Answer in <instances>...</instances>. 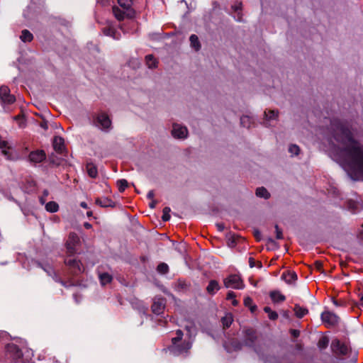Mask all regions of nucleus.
Here are the masks:
<instances>
[{
  "label": "nucleus",
  "instance_id": "obj_33",
  "mask_svg": "<svg viewBox=\"0 0 363 363\" xmlns=\"http://www.w3.org/2000/svg\"><path fill=\"white\" fill-rule=\"evenodd\" d=\"M145 61L149 68H154L157 66V60L152 55H148L145 57Z\"/></svg>",
  "mask_w": 363,
  "mask_h": 363
},
{
  "label": "nucleus",
  "instance_id": "obj_42",
  "mask_svg": "<svg viewBox=\"0 0 363 363\" xmlns=\"http://www.w3.org/2000/svg\"><path fill=\"white\" fill-rule=\"evenodd\" d=\"M28 184L29 186V187L27 189L28 192L33 191L35 189L36 184H35V181H33V179H30V181H28Z\"/></svg>",
  "mask_w": 363,
  "mask_h": 363
},
{
  "label": "nucleus",
  "instance_id": "obj_34",
  "mask_svg": "<svg viewBox=\"0 0 363 363\" xmlns=\"http://www.w3.org/2000/svg\"><path fill=\"white\" fill-rule=\"evenodd\" d=\"M264 311L268 314V317L270 320H275L278 318V314L276 311H274L269 306L264 308Z\"/></svg>",
  "mask_w": 363,
  "mask_h": 363
},
{
  "label": "nucleus",
  "instance_id": "obj_26",
  "mask_svg": "<svg viewBox=\"0 0 363 363\" xmlns=\"http://www.w3.org/2000/svg\"><path fill=\"white\" fill-rule=\"evenodd\" d=\"M86 171L89 176L91 178H96L98 175L97 168L93 163H87Z\"/></svg>",
  "mask_w": 363,
  "mask_h": 363
},
{
  "label": "nucleus",
  "instance_id": "obj_52",
  "mask_svg": "<svg viewBox=\"0 0 363 363\" xmlns=\"http://www.w3.org/2000/svg\"><path fill=\"white\" fill-rule=\"evenodd\" d=\"M232 304L233 306H237L238 304V301L235 298H234V299L232 300Z\"/></svg>",
  "mask_w": 363,
  "mask_h": 363
},
{
  "label": "nucleus",
  "instance_id": "obj_35",
  "mask_svg": "<svg viewBox=\"0 0 363 363\" xmlns=\"http://www.w3.org/2000/svg\"><path fill=\"white\" fill-rule=\"evenodd\" d=\"M329 344V339L327 337H322L318 342V347L320 350L325 349Z\"/></svg>",
  "mask_w": 363,
  "mask_h": 363
},
{
  "label": "nucleus",
  "instance_id": "obj_38",
  "mask_svg": "<svg viewBox=\"0 0 363 363\" xmlns=\"http://www.w3.org/2000/svg\"><path fill=\"white\" fill-rule=\"evenodd\" d=\"M171 209L169 207H164L162 211V219L163 221H168L170 219L169 213Z\"/></svg>",
  "mask_w": 363,
  "mask_h": 363
},
{
  "label": "nucleus",
  "instance_id": "obj_5",
  "mask_svg": "<svg viewBox=\"0 0 363 363\" xmlns=\"http://www.w3.org/2000/svg\"><path fill=\"white\" fill-rule=\"evenodd\" d=\"M80 243L79 237L74 233H70L66 242L67 254L69 256L75 255Z\"/></svg>",
  "mask_w": 363,
  "mask_h": 363
},
{
  "label": "nucleus",
  "instance_id": "obj_23",
  "mask_svg": "<svg viewBox=\"0 0 363 363\" xmlns=\"http://www.w3.org/2000/svg\"><path fill=\"white\" fill-rule=\"evenodd\" d=\"M282 278L287 284H291L297 279V275L294 272H288L282 274Z\"/></svg>",
  "mask_w": 363,
  "mask_h": 363
},
{
  "label": "nucleus",
  "instance_id": "obj_58",
  "mask_svg": "<svg viewBox=\"0 0 363 363\" xmlns=\"http://www.w3.org/2000/svg\"><path fill=\"white\" fill-rule=\"evenodd\" d=\"M74 298H75L76 301L78 302V301L77 300V298H76V295H74Z\"/></svg>",
  "mask_w": 363,
  "mask_h": 363
},
{
  "label": "nucleus",
  "instance_id": "obj_12",
  "mask_svg": "<svg viewBox=\"0 0 363 363\" xmlns=\"http://www.w3.org/2000/svg\"><path fill=\"white\" fill-rule=\"evenodd\" d=\"M321 319L328 327L334 326L339 321V318L335 313L330 311L323 312L321 313Z\"/></svg>",
  "mask_w": 363,
  "mask_h": 363
},
{
  "label": "nucleus",
  "instance_id": "obj_24",
  "mask_svg": "<svg viewBox=\"0 0 363 363\" xmlns=\"http://www.w3.org/2000/svg\"><path fill=\"white\" fill-rule=\"evenodd\" d=\"M295 315L297 318H301L308 313V310L306 308L301 307L298 304H296L294 308Z\"/></svg>",
  "mask_w": 363,
  "mask_h": 363
},
{
  "label": "nucleus",
  "instance_id": "obj_10",
  "mask_svg": "<svg viewBox=\"0 0 363 363\" xmlns=\"http://www.w3.org/2000/svg\"><path fill=\"white\" fill-rule=\"evenodd\" d=\"M65 263L74 275H78L82 273L84 270L82 263L75 259L67 258L65 260Z\"/></svg>",
  "mask_w": 363,
  "mask_h": 363
},
{
  "label": "nucleus",
  "instance_id": "obj_57",
  "mask_svg": "<svg viewBox=\"0 0 363 363\" xmlns=\"http://www.w3.org/2000/svg\"><path fill=\"white\" fill-rule=\"evenodd\" d=\"M147 308H143V311L142 312H143V313L144 315H145V314H146V311H147Z\"/></svg>",
  "mask_w": 363,
  "mask_h": 363
},
{
  "label": "nucleus",
  "instance_id": "obj_32",
  "mask_svg": "<svg viewBox=\"0 0 363 363\" xmlns=\"http://www.w3.org/2000/svg\"><path fill=\"white\" fill-rule=\"evenodd\" d=\"M191 45L195 50H199L201 48V45L198 37L196 35H191L189 38Z\"/></svg>",
  "mask_w": 363,
  "mask_h": 363
},
{
  "label": "nucleus",
  "instance_id": "obj_17",
  "mask_svg": "<svg viewBox=\"0 0 363 363\" xmlns=\"http://www.w3.org/2000/svg\"><path fill=\"white\" fill-rule=\"evenodd\" d=\"M38 266L41 267L49 276L50 277H52L53 279L56 281H59L60 280H58L57 276H56V274L52 268V266H50V264H43L41 263H39L38 262L37 263Z\"/></svg>",
  "mask_w": 363,
  "mask_h": 363
},
{
  "label": "nucleus",
  "instance_id": "obj_15",
  "mask_svg": "<svg viewBox=\"0 0 363 363\" xmlns=\"http://www.w3.org/2000/svg\"><path fill=\"white\" fill-rule=\"evenodd\" d=\"M29 161L33 163H39L45 159V153L43 150H36L29 154Z\"/></svg>",
  "mask_w": 363,
  "mask_h": 363
},
{
  "label": "nucleus",
  "instance_id": "obj_9",
  "mask_svg": "<svg viewBox=\"0 0 363 363\" xmlns=\"http://www.w3.org/2000/svg\"><path fill=\"white\" fill-rule=\"evenodd\" d=\"M331 349L335 353L341 355H346L350 351V347L347 343L342 342L337 339L332 341Z\"/></svg>",
  "mask_w": 363,
  "mask_h": 363
},
{
  "label": "nucleus",
  "instance_id": "obj_18",
  "mask_svg": "<svg viewBox=\"0 0 363 363\" xmlns=\"http://www.w3.org/2000/svg\"><path fill=\"white\" fill-rule=\"evenodd\" d=\"M96 203L97 205L100 206L101 207H104V208L113 207L115 206L114 202L111 199H110L107 197L97 199L96 200Z\"/></svg>",
  "mask_w": 363,
  "mask_h": 363
},
{
  "label": "nucleus",
  "instance_id": "obj_54",
  "mask_svg": "<svg viewBox=\"0 0 363 363\" xmlns=\"http://www.w3.org/2000/svg\"><path fill=\"white\" fill-rule=\"evenodd\" d=\"M92 215H93L92 211H87V213H86V216H87L88 217H91Z\"/></svg>",
  "mask_w": 363,
  "mask_h": 363
},
{
  "label": "nucleus",
  "instance_id": "obj_4",
  "mask_svg": "<svg viewBox=\"0 0 363 363\" xmlns=\"http://www.w3.org/2000/svg\"><path fill=\"white\" fill-rule=\"evenodd\" d=\"M133 1V0H117L121 8L114 6L112 10L113 15L118 20L121 21L125 18H132L133 16L134 12L131 9Z\"/></svg>",
  "mask_w": 363,
  "mask_h": 363
},
{
  "label": "nucleus",
  "instance_id": "obj_8",
  "mask_svg": "<svg viewBox=\"0 0 363 363\" xmlns=\"http://www.w3.org/2000/svg\"><path fill=\"white\" fill-rule=\"evenodd\" d=\"M224 285L226 288L242 289L244 284L240 277L237 274H231L224 279Z\"/></svg>",
  "mask_w": 363,
  "mask_h": 363
},
{
  "label": "nucleus",
  "instance_id": "obj_36",
  "mask_svg": "<svg viewBox=\"0 0 363 363\" xmlns=\"http://www.w3.org/2000/svg\"><path fill=\"white\" fill-rule=\"evenodd\" d=\"M252 123V118L248 116H243L240 118V123L243 127L249 128Z\"/></svg>",
  "mask_w": 363,
  "mask_h": 363
},
{
  "label": "nucleus",
  "instance_id": "obj_51",
  "mask_svg": "<svg viewBox=\"0 0 363 363\" xmlns=\"http://www.w3.org/2000/svg\"><path fill=\"white\" fill-rule=\"evenodd\" d=\"M48 194H49V191L47 189L43 191V197L48 196Z\"/></svg>",
  "mask_w": 363,
  "mask_h": 363
},
{
  "label": "nucleus",
  "instance_id": "obj_29",
  "mask_svg": "<svg viewBox=\"0 0 363 363\" xmlns=\"http://www.w3.org/2000/svg\"><path fill=\"white\" fill-rule=\"evenodd\" d=\"M20 38L23 42L27 43V42H30L33 40V34L29 30H22Z\"/></svg>",
  "mask_w": 363,
  "mask_h": 363
},
{
  "label": "nucleus",
  "instance_id": "obj_55",
  "mask_svg": "<svg viewBox=\"0 0 363 363\" xmlns=\"http://www.w3.org/2000/svg\"><path fill=\"white\" fill-rule=\"evenodd\" d=\"M360 305L363 306V296H362L360 298Z\"/></svg>",
  "mask_w": 363,
  "mask_h": 363
},
{
  "label": "nucleus",
  "instance_id": "obj_37",
  "mask_svg": "<svg viewBox=\"0 0 363 363\" xmlns=\"http://www.w3.org/2000/svg\"><path fill=\"white\" fill-rule=\"evenodd\" d=\"M117 186L120 192H123L128 187V182L125 179H120L117 182Z\"/></svg>",
  "mask_w": 363,
  "mask_h": 363
},
{
  "label": "nucleus",
  "instance_id": "obj_41",
  "mask_svg": "<svg viewBox=\"0 0 363 363\" xmlns=\"http://www.w3.org/2000/svg\"><path fill=\"white\" fill-rule=\"evenodd\" d=\"M299 151H300V148H299V147L298 145H291L289 146V152L292 155H298Z\"/></svg>",
  "mask_w": 363,
  "mask_h": 363
},
{
  "label": "nucleus",
  "instance_id": "obj_13",
  "mask_svg": "<svg viewBox=\"0 0 363 363\" xmlns=\"http://www.w3.org/2000/svg\"><path fill=\"white\" fill-rule=\"evenodd\" d=\"M172 134L174 138L184 139L186 138L188 130L185 126H182L179 124H174L172 130Z\"/></svg>",
  "mask_w": 363,
  "mask_h": 363
},
{
  "label": "nucleus",
  "instance_id": "obj_49",
  "mask_svg": "<svg viewBox=\"0 0 363 363\" xmlns=\"http://www.w3.org/2000/svg\"><path fill=\"white\" fill-rule=\"evenodd\" d=\"M0 336H2L4 338H7L9 336V334L6 332H1L0 333Z\"/></svg>",
  "mask_w": 363,
  "mask_h": 363
},
{
  "label": "nucleus",
  "instance_id": "obj_2",
  "mask_svg": "<svg viewBox=\"0 0 363 363\" xmlns=\"http://www.w3.org/2000/svg\"><path fill=\"white\" fill-rule=\"evenodd\" d=\"M185 328L189 336L188 340H184L182 343H179L183 337V333L181 330H177V336L172 339V345L169 347V350L174 356L186 355L192 347V337L196 334V328L194 324L191 323L186 325Z\"/></svg>",
  "mask_w": 363,
  "mask_h": 363
},
{
  "label": "nucleus",
  "instance_id": "obj_60",
  "mask_svg": "<svg viewBox=\"0 0 363 363\" xmlns=\"http://www.w3.org/2000/svg\"><path fill=\"white\" fill-rule=\"evenodd\" d=\"M354 363H357V357L354 359Z\"/></svg>",
  "mask_w": 363,
  "mask_h": 363
},
{
  "label": "nucleus",
  "instance_id": "obj_40",
  "mask_svg": "<svg viewBox=\"0 0 363 363\" xmlns=\"http://www.w3.org/2000/svg\"><path fill=\"white\" fill-rule=\"evenodd\" d=\"M244 304L245 306L250 307L251 311H254L256 308L255 306H252V299L250 297H246L244 299Z\"/></svg>",
  "mask_w": 363,
  "mask_h": 363
},
{
  "label": "nucleus",
  "instance_id": "obj_30",
  "mask_svg": "<svg viewBox=\"0 0 363 363\" xmlns=\"http://www.w3.org/2000/svg\"><path fill=\"white\" fill-rule=\"evenodd\" d=\"M256 196L267 199L269 198L270 194L264 187H259L256 189Z\"/></svg>",
  "mask_w": 363,
  "mask_h": 363
},
{
  "label": "nucleus",
  "instance_id": "obj_56",
  "mask_svg": "<svg viewBox=\"0 0 363 363\" xmlns=\"http://www.w3.org/2000/svg\"><path fill=\"white\" fill-rule=\"evenodd\" d=\"M150 207L152 208H155V203L153 202L150 203Z\"/></svg>",
  "mask_w": 363,
  "mask_h": 363
},
{
  "label": "nucleus",
  "instance_id": "obj_43",
  "mask_svg": "<svg viewBox=\"0 0 363 363\" xmlns=\"http://www.w3.org/2000/svg\"><path fill=\"white\" fill-rule=\"evenodd\" d=\"M275 230H276V238L278 240H281L283 238L282 231L281 229H279L278 225H275Z\"/></svg>",
  "mask_w": 363,
  "mask_h": 363
},
{
  "label": "nucleus",
  "instance_id": "obj_31",
  "mask_svg": "<svg viewBox=\"0 0 363 363\" xmlns=\"http://www.w3.org/2000/svg\"><path fill=\"white\" fill-rule=\"evenodd\" d=\"M45 209L48 212L55 213L59 210V206L55 201H49L45 205Z\"/></svg>",
  "mask_w": 363,
  "mask_h": 363
},
{
  "label": "nucleus",
  "instance_id": "obj_11",
  "mask_svg": "<svg viewBox=\"0 0 363 363\" xmlns=\"http://www.w3.org/2000/svg\"><path fill=\"white\" fill-rule=\"evenodd\" d=\"M0 99L3 104H11L15 102L16 98L10 94V89L6 86L0 87Z\"/></svg>",
  "mask_w": 363,
  "mask_h": 363
},
{
  "label": "nucleus",
  "instance_id": "obj_27",
  "mask_svg": "<svg viewBox=\"0 0 363 363\" xmlns=\"http://www.w3.org/2000/svg\"><path fill=\"white\" fill-rule=\"evenodd\" d=\"M104 33L106 35L111 36L116 40H118L120 38V33H118L114 28L111 27L104 28Z\"/></svg>",
  "mask_w": 363,
  "mask_h": 363
},
{
  "label": "nucleus",
  "instance_id": "obj_59",
  "mask_svg": "<svg viewBox=\"0 0 363 363\" xmlns=\"http://www.w3.org/2000/svg\"><path fill=\"white\" fill-rule=\"evenodd\" d=\"M60 282H61V284H62V285L65 286V283H64L63 281H60Z\"/></svg>",
  "mask_w": 363,
  "mask_h": 363
},
{
  "label": "nucleus",
  "instance_id": "obj_20",
  "mask_svg": "<svg viewBox=\"0 0 363 363\" xmlns=\"http://www.w3.org/2000/svg\"><path fill=\"white\" fill-rule=\"evenodd\" d=\"M269 296L274 303H280L286 300L285 296L279 291H271Z\"/></svg>",
  "mask_w": 363,
  "mask_h": 363
},
{
  "label": "nucleus",
  "instance_id": "obj_45",
  "mask_svg": "<svg viewBox=\"0 0 363 363\" xmlns=\"http://www.w3.org/2000/svg\"><path fill=\"white\" fill-rule=\"evenodd\" d=\"M290 333H291V335H292L293 337H298V336H299V335H300V332H299V330H295V329H291V330H290Z\"/></svg>",
  "mask_w": 363,
  "mask_h": 363
},
{
  "label": "nucleus",
  "instance_id": "obj_21",
  "mask_svg": "<svg viewBox=\"0 0 363 363\" xmlns=\"http://www.w3.org/2000/svg\"><path fill=\"white\" fill-rule=\"evenodd\" d=\"M278 117V111H268L264 112L265 125H269L271 121L276 120Z\"/></svg>",
  "mask_w": 363,
  "mask_h": 363
},
{
  "label": "nucleus",
  "instance_id": "obj_22",
  "mask_svg": "<svg viewBox=\"0 0 363 363\" xmlns=\"http://www.w3.org/2000/svg\"><path fill=\"white\" fill-rule=\"evenodd\" d=\"M233 322V316L230 313H227L223 317L221 318V323L223 328H228Z\"/></svg>",
  "mask_w": 363,
  "mask_h": 363
},
{
  "label": "nucleus",
  "instance_id": "obj_3",
  "mask_svg": "<svg viewBox=\"0 0 363 363\" xmlns=\"http://www.w3.org/2000/svg\"><path fill=\"white\" fill-rule=\"evenodd\" d=\"M7 355L15 362H29L33 357V352L26 347L19 348L14 344H8L6 346Z\"/></svg>",
  "mask_w": 363,
  "mask_h": 363
},
{
  "label": "nucleus",
  "instance_id": "obj_53",
  "mask_svg": "<svg viewBox=\"0 0 363 363\" xmlns=\"http://www.w3.org/2000/svg\"><path fill=\"white\" fill-rule=\"evenodd\" d=\"M45 199L43 196L40 197V202L42 203V204H44L45 203Z\"/></svg>",
  "mask_w": 363,
  "mask_h": 363
},
{
  "label": "nucleus",
  "instance_id": "obj_19",
  "mask_svg": "<svg viewBox=\"0 0 363 363\" xmlns=\"http://www.w3.org/2000/svg\"><path fill=\"white\" fill-rule=\"evenodd\" d=\"M219 289V284L216 280H211L206 287L207 292L211 295H214Z\"/></svg>",
  "mask_w": 363,
  "mask_h": 363
},
{
  "label": "nucleus",
  "instance_id": "obj_25",
  "mask_svg": "<svg viewBox=\"0 0 363 363\" xmlns=\"http://www.w3.org/2000/svg\"><path fill=\"white\" fill-rule=\"evenodd\" d=\"M99 278L102 286L110 283L113 279L112 276L108 273H99Z\"/></svg>",
  "mask_w": 363,
  "mask_h": 363
},
{
  "label": "nucleus",
  "instance_id": "obj_6",
  "mask_svg": "<svg viewBox=\"0 0 363 363\" xmlns=\"http://www.w3.org/2000/svg\"><path fill=\"white\" fill-rule=\"evenodd\" d=\"M0 150L7 160H16L19 158L18 154L9 145L8 142L0 138Z\"/></svg>",
  "mask_w": 363,
  "mask_h": 363
},
{
  "label": "nucleus",
  "instance_id": "obj_47",
  "mask_svg": "<svg viewBox=\"0 0 363 363\" xmlns=\"http://www.w3.org/2000/svg\"><path fill=\"white\" fill-rule=\"evenodd\" d=\"M154 195H155L154 191L152 190H151L147 193V197L148 199H151L154 197Z\"/></svg>",
  "mask_w": 363,
  "mask_h": 363
},
{
  "label": "nucleus",
  "instance_id": "obj_7",
  "mask_svg": "<svg viewBox=\"0 0 363 363\" xmlns=\"http://www.w3.org/2000/svg\"><path fill=\"white\" fill-rule=\"evenodd\" d=\"M94 124L96 127L104 131H108L111 128V121L108 115L101 113L96 116Z\"/></svg>",
  "mask_w": 363,
  "mask_h": 363
},
{
  "label": "nucleus",
  "instance_id": "obj_1",
  "mask_svg": "<svg viewBox=\"0 0 363 363\" xmlns=\"http://www.w3.org/2000/svg\"><path fill=\"white\" fill-rule=\"evenodd\" d=\"M330 130L337 144L330 140V157L340 164L352 180H363V146L354 140L347 123L333 119Z\"/></svg>",
  "mask_w": 363,
  "mask_h": 363
},
{
  "label": "nucleus",
  "instance_id": "obj_46",
  "mask_svg": "<svg viewBox=\"0 0 363 363\" xmlns=\"http://www.w3.org/2000/svg\"><path fill=\"white\" fill-rule=\"evenodd\" d=\"M249 265L251 268L254 267H255V262H254V259L252 258V257H250L249 258Z\"/></svg>",
  "mask_w": 363,
  "mask_h": 363
},
{
  "label": "nucleus",
  "instance_id": "obj_16",
  "mask_svg": "<svg viewBox=\"0 0 363 363\" xmlns=\"http://www.w3.org/2000/svg\"><path fill=\"white\" fill-rule=\"evenodd\" d=\"M52 146L57 153L62 154L65 149L64 139L60 136H55L53 138Z\"/></svg>",
  "mask_w": 363,
  "mask_h": 363
},
{
  "label": "nucleus",
  "instance_id": "obj_44",
  "mask_svg": "<svg viewBox=\"0 0 363 363\" xmlns=\"http://www.w3.org/2000/svg\"><path fill=\"white\" fill-rule=\"evenodd\" d=\"M235 298V294L233 291H228L226 298L228 300H233Z\"/></svg>",
  "mask_w": 363,
  "mask_h": 363
},
{
  "label": "nucleus",
  "instance_id": "obj_28",
  "mask_svg": "<svg viewBox=\"0 0 363 363\" xmlns=\"http://www.w3.org/2000/svg\"><path fill=\"white\" fill-rule=\"evenodd\" d=\"M241 9H242V3H240V2H237L234 5L232 6V9L237 13L236 16H234V18L237 21H242V16H240V11H241Z\"/></svg>",
  "mask_w": 363,
  "mask_h": 363
},
{
  "label": "nucleus",
  "instance_id": "obj_48",
  "mask_svg": "<svg viewBox=\"0 0 363 363\" xmlns=\"http://www.w3.org/2000/svg\"><path fill=\"white\" fill-rule=\"evenodd\" d=\"M84 226L86 229H90L92 227L91 224H90L89 223H87V222L84 223Z\"/></svg>",
  "mask_w": 363,
  "mask_h": 363
},
{
  "label": "nucleus",
  "instance_id": "obj_14",
  "mask_svg": "<svg viewBox=\"0 0 363 363\" xmlns=\"http://www.w3.org/2000/svg\"><path fill=\"white\" fill-rule=\"evenodd\" d=\"M164 307V300L160 298H155L152 305V311L155 315H160L163 313Z\"/></svg>",
  "mask_w": 363,
  "mask_h": 363
},
{
  "label": "nucleus",
  "instance_id": "obj_39",
  "mask_svg": "<svg viewBox=\"0 0 363 363\" xmlns=\"http://www.w3.org/2000/svg\"><path fill=\"white\" fill-rule=\"evenodd\" d=\"M157 270L159 273L164 274L168 272L169 271V267L165 263H160L157 268Z\"/></svg>",
  "mask_w": 363,
  "mask_h": 363
},
{
  "label": "nucleus",
  "instance_id": "obj_50",
  "mask_svg": "<svg viewBox=\"0 0 363 363\" xmlns=\"http://www.w3.org/2000/svg\"><path fill=\"white\" fill-rule=\"evenodd\" d=\"M80 206L84 208H88V205L86 202H81L80 203Z\"/></svg>",
  "mask_w": 363,
  "mask_h": 363
}]
</instances>
